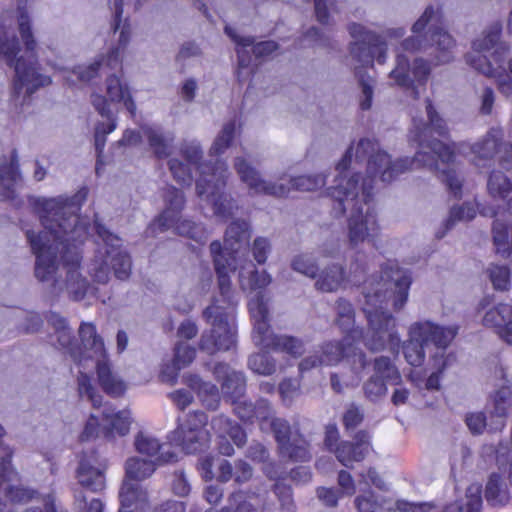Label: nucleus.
Here are the masks:
<instances>
[{
  "label": "nucleus",
  "instance_id": "de8ad7c7",
  "mask_svg": "<svg viewBox=\"0 0 512 512\" xmlns=\"http://www.w3.org/2000/svg\"><path fill=\"white\" fill-rule=\"evenodd\" d=\"M336 324L343 332L349 333L348 335H360V332L354 327L355 312L350 302L345 299H339L336 302Z\"/></svg>",
  "mask_w": 512,
  "mask_h": 512
},
{
  "label": "nucleus",
  "instance_id": "c756f323",
  "mask_svg": "<svg viewBox=\"0 0 512 512\" xmlns=\"http://www.w3.org/2000/svg\"><path fill=\"white\" fill-rule=\"evenodd\" d=\"M482 323L488 328H493L506 341L507 334L512 331V306L500 303L490 308L484 314Z\"/></svg>",
  "mask_w": 512,
  "mask_h": 512
},
{
  "label": "nucleus",
  "instance_id": "dca6fc26",
  "mask_svg": "<svg viewBox=\"0 0 512 512\" xmlns=\"http://www.w3.org/2000/svg\"><path fill=\"white\" fill-rule=\"evenodd\" d=\"M346 336L341 341H327L303 358L299 363L301 373L323 366H335L345 357Z\"/></svg>",
  "mask_w": 512,
  "mask_h": 512
},
{
  "label": "nucleus",
  "instance_id": "3c124183",
  "mask_svg": "<svg viewBox=\"0 0 512 512\" xmlns=\"http://www.w3.org/2000/svg\"><path fill=\"white\" fill-rule=\"evenodd\" d=\"M247 365L251 371L262 376H271L277 370L276 360L265 352L250 355Z\"/></svg>",
  "mask_w": 512,
  "mask_h": 512
},
{
  "label": "nucleus",
  "instance_id": "8fccbe9b",
  "mask_svg": "<svg viewBox=\"0 0 512 512\" xmlns=\"http://www.w3.org/2000/svg\"><path fill=\"white\" fill-rule=\"evenodd\" d=\"M487 190L491 197L504 199L512 190V182L503 172L493 170L488 177Z\"/></svg>",
  "mask_w": 512,
  "mask_h": 512
},
{
  "label": "nucleus",
  "instance_id": "412c9836",
  "mask_svg": "<svg viewBox=\"0 0 512 512\" xmlns=\"http://www.w3.org/2000/svg\"><path fill=\"white\" fill-rule=\"evenodd\" d=\"M164 200L166 203L165 210L157 220L149 226V231H151L152 234L169 230L185 204L183 193L174 187L167 188Z\"/></svg>",
  "mask_w": 512,
  "mask_h": 512
},
{
  "label": "nucleus",
  "instance_id": "c85d7f7f",
  "mask_svg": "<svg viewBox=\"0 0 512 512\" xmlns=\"http://www.w3.org/2000/svg\"><path fill=\"white\" fill-rule=\"evenodd\" d=\"M119 499L121 507L119 510L143 511L149 506V497L146 489L136 482L123 480Z\"/></svg>",
  "mask_w": 512,
  "mask_h": 512
},
{
  "label": "nucleus",
  "instance_id": "6ab92c4d",
  "mask_svg": "<svg viewBox=\"0 0 512 512\" xmlns=\"http://www.w3.org/2000/svg\"><path fill=\"white\" fill-rule=\"evenodd\" d=\"M414 334L420 336L426 345L432 344L437 349L445 350L458 333V327L441 326L430 321L415 322Z\"/></svg>",
  "mask_w": 512,
  "mask_h": 512
},
{
  "label": "nucleus",
  "instance_id": "0e129e2a",
  "mask_svg": "<svg viewBox=\"0 0 512 512\" xmlns=\"http://www.w3.org/2000/svg\"><path fill=\"white\" fill-rule=\"evenodd\" d=\"M493 413L503 419L508 413V408L512 403V389L510 386H502L495 393L493 398Z\"/></svg>",
  "mask_w": 512,
  "mask_h": 512
},
{
  "label": "nucleus",
  "instance_id": "58836bf2",
  "mask_svg": "<svg viewBox=\"0 0 512 512\" xmlns=\"http://www.w3.org/2000/svg\"><path fill=\"white\" fill-rule=\"evenodd\" d=\"M212 428L219 434H225L230 437L235 445L242 447L247 441L244 430L224 415L216 416L211 422Z\"/></svg>",
  "mask_w": 512,
  "mask_h": 512
},
{
  "label": "nucleus",
  "instance_id": "f3484780",
  "mask_svg": "<svg viewBox=\"0 0 512 512\" xmlns=\"http://www.w3.org/2000/svg\"><path fill=\"white\" fill-rule=\"evenodd\" d=\"M483 53L474 52V49H472L465 57L466 63L486 77L494 79L498 91L503 96L510 97L512 95V80L507 75L506 68L502 65L493 67Z\"/></svg>",
  "mask_w": 512,
  "mask_h": 512
},
{
  "label": "nucleus",
  "instance_id": "7c9ffc66",
  "mask_svg": "<svg viewBox=\"0 0 512 512\" xmlns=\"http://www.w3.org/2000/svg\"><path fill=\"white\" fill-rule=\"evenodd\" d=\"M21 180L18 155L14 150L9 159L4 158L0 163V186L3 188L4 199L15 197V188Z\"/></svg>",
  "mask_w": 512,
  "mask_h": 512
},
{
  "label": "nucleus",
  "instance_id": "b1692460",
  "mask_svg": "<svg viewBox=\"0 0 512 512\" xmlns=\"http://www.w3.org/2000/svg\"><path fill=\"white\" fill-rule=\"evenodd\" d=\"M502 25L500 22H494L488 26L483 33L476 38L472 43L474 52H488L494 50L492 53L493 59L496 63L501 61L502 56L508 53L510 47L507 43L500 41Z\"/></svg>",
  "mask_w": 512,
  "mask_h": 512
},
{
  "label": "nucleus",
  "instance_id": "a18cd8bd",
  "mask_svg": "<svg viewBox=\"0 0 512 512\" xmlns=\"http://www.w3.org/2000/svg\"><path fill=\"white\" fill-rule=\"evenodd\" d=\"M492 234L496 253L503 258H507L512 253V230L509 231L504 222L495 220L492 226Z\"/></svg>",
  "mask_w": 512,
  "mask_h": 512
},
{
  "label": "nucleus",
  "instance_id": "4c0bfd02",
  "mask_svg": "<svg viewBox=\"0 0 512 512\" xmlns=\"http://www.w3.org/2000/svg\"><path fill=\"white\" fill-rule=\"evenodd\" d=\"M378 54L379 51L367 41L351 43L350 55L354 61L355 74L357 72L364 73L362 68L372 66L374 59L377 60Z\"/></svg>",
  "mask_w": 512,
  "mask_h": 512
},
{
  "label": "nucleus",
  "instance_id": "f8f14e48",
  "mask_svg": "<svg viewBox=\"0 0 512 512\" xmlns=\"http://www.w3.org/2000/svg\"><path fill=\"white\" fill-rule=\"evenodd\" d=\"M430 74V67L422 58H416L411 68L407 58L398 54L396 66L390 72V78L396 85L407 91L408 95L417 100L422 91L425 90V84Z\"/></svg>",
  "mask_w": 512,
  "mask_h": 512
},
{
  "label": "nucleus",
  "instance_id": "9d476101",
  "mask_svg": "<svg viewBox=\"0 0 512 512\" xmlns=\"http://www.w3.org/2000/svg\"><path fill=\"white\" fill-rule=\"evenodd\" d=\"M202 178L196 182V193L202 200L208 202L215 216L227 220L239 210L237 201L223 192L230 175L227 164L217 160L211 178L206 176V168H202Z\"/></svg>",
  "mask_w": 512,
  "mask_h": 512
},
{
  "label": "nucleus",
  "instance_id": "ea45409f",
  "mask_svg": "<svg viewBox=\"0 0 512 512\" xmlns=\"http://www.w3.org/2000/svg\"><path fill=\"white\" fill-rule=\"evenodd\" d=\"M239 282L242 289H262L271 283V277L266 271H257L252 263L248 267H241Z\"/></svg>",
  "mask_w": 512,
  "mask_h": 512
},
{
  "label": "nucleus",
  "instance_id": "37998d69",
  "mask_svg": "<svg viewBox=\"0 0 512 512\" xmlns=\"http://www.w3.org/2000/svg\"><path fill=\"white\" fill-rule=\"evenodd\" d=\"M476 216V208L472 203H463L450 209L449 217L444 223V229L436 232V237L441 239L454 227L457 222L470 221Z\"/></svg>",
  "mask_w": 512,
  "mask_h": 512
},
{
  "label": "nucleus",
  "instance_id": "7ed1b4c3",
  "mask_svg": "<svg viewBox=\"0 0 512 512\" xmlns=\"http://www.w3.org/2000/svg\"><path fill=\"white\" fill-rule=\"evenodd\" d=\"M249 223L242 219L232 221L225 231L223 249L219 240L210 244V254L217 276V285L222 302L215 300L202 313L210 329L203 331L199 340V349L209 355L228 351L236 344V327L234 324L233 307L237 301L232 289L230 274L237 269L235 252L250 239Z\"/></svg>",
  "mask_w": 512,
  "mask_h": 512
},
{
  "label": "nucleus",
  "instance_id": "f257e3e1",
  "mask_svg": "<svg viewBox=\"0 0 512 512\" xmlns=\"http://www.w3.org/2000/svg\"><path fill=\"white\" fill-rule=\"evenodd\" d=\"M425 109L427 120L416 116L412 120L411 134L418 142V150L413 159L405 157L392 161L388 153L379 149L376 141L362 138L351 143L338 162L336 170L339 174L328 191L333 199L334 217H342L349 209L347 237L351 247L373 243L380 235L378 214L372 203L375 177L390 183L414 167L427 168L441 173L442 180L455 195L461 191L462 180L456 170L439 167V161L443 165L453 162V150L437 139H428L431 133L446 136V122L429 98L425 100Z\"/></svg>",
  "mask_w": 512,
  "mask_h": 512
},
{
  "label": "nucleus",
  "instance_id": "cd10ccee",
  "mask_svg": "<svg viewBox=\"0 0 512 512\" xmlns=\"http://www.w3.org/2000/svg\"><path fill=\"white\" fill-rule=\"evenodd\" d=\"M48 323L54 329V335L59 346L65 350L75 362H82V350L73 342L71 329L65 318L57 313H50Z\"/></svg>",
  "mask_w": 512,
  "mask_h": 512
},
{
  "label": "nucleus",
  "instance_id": "a19ab883",
  "mask_svg": "<svg viewBox=\"0 0 512 512\" xmlns=\"http://www.w3.org/2000/svg\"><path fill=\"white\" fill-rule=\"evenodd\" d=\"M354 504L358 512H385L392 509L385 497L376 495L370 489L360 493L355 498Z\"/></svg>",
  "mask_w": 512,
  "mask_h": 512
},
{
  "label": "nucleus",
  "instance_id": "864d4df0",
  "mask_svg": "<svg viewBox=\"0 0 512 512\" xmlns=\"http://www.w3.org/2000/svg\"><path fill=\"white\" fill-rule=\"evenodd\" d=\"M358 79V86L360 89L359 93V105L362 110H369L372 107V100L374 96V90L376 86V80L366 74L357 72L355 74Z\"/></svg>",
  "mask_w": 512,
  "mask_h": 512
},
{
  "label": "nucleus",
  "instance_id": "09e8293b",
  "mask_svg": "<svg viewBox=\"0 0 512 512\" xmlns=\"http://www.w3.org/2000/svg\"><path fill=\"white\" fill-rule=\"evenodd\" d=\"M170 228H174V231L177 234L188 237L198 243H204L208 238V235L202 225L196 224L187 219H181L179 215L176 217L174 224Z\"/></svg>",
  "mask_w": 512,
  "mask_h": 512
},
{
  "label": "nucleus",
  "instance_id": "6e6d98bb",
  "mask_svg": "<svg viewBox=\"0 0 512 512\" xmlns=\"http://www.w3.org/2000/svg\"><path fill=\"white\" fill-rule=\"evenodd\" d=\"M236 130V121L230 120L225 123L215 138L211 148L210 153L212 155H220L225 152V150L231 145Z\"/></svg>",
  "mask_w": 512,
  "mask_h": 512
},
{
  "label": "nucleus",
  "instance_id": "2eb2a0df",
  "mask_svg": "<svg viewBox=\"0 0 512 512\" xmlns=\"http://www.w3.org/2000/svg\"><path fill=\"white\" fill-rule=\"evenodd\" d=\"M107 462L95 452L86 453L79 461L76 478L80 486L92 491H102L106 486Z\"/></svg>",
  "mask_w": 512,
  "mask_h": 512
},
{
  "label": "nucleus",
  "instance_id": "39448f33",
  "mask_svg": "<svg viewBox=\"0 0 512 512\" xmlns=\"http://www.w3.org/2000/svg\"><path fill=\"white\" fill-rule=\"evenodd\" d=\"M435 17L436 11L428 6L413 24V35L406 38L401 46L411 53L433 50L429 54L434 56L436 64H446L454 58L455 41L447 31L431 24Z\"/></svg>",
  "mask_w": 512,
  "mask_h": 512
},
{
  "label": "nucleus",
  "instance_id": "a211bd4d",
  "mask_svg": "<svg viewBox=\"0 0 512 512\" xmlns=\"http://www.w3.org/2000/svg\"><path fill=\"white\" fill-rule=\"evenodd\" d=\"M225 32L237 44L239 74L242 69L249 67L250 57L248 55V48H251L256 58L269 56L278 49V44L271 40L255 43V39L253 37L237 36L230 27H225Z\"/></svg>",
  "mask_w": 512,
  "mask_h": 512
},
{
  "label": "nucleus",
  "instance_id": "2f4dec72",
  "mask_svg": "<svg viewBox=\"0 0 512 512\" xmlns=\"http://www.w3.org/2000/svg\"><path fill=\"white\" fill-rule=\"evenodd\" d=\"M113 12H114V22L113 29L114 31H119V39H118V47L113 49L107 56V61L109 65H118L119 64V56L120 50L125 49L128 45L131 37V29L130 25L127 23V20H122L123 13V0H114L113 2Z\"/></svg>",
  "mask_w": 512,
  "mask_h": 512
},
{
  "label": "nucleus",
  "instance_id": "680f3d73",
  "mask_svg": "<svg viewBox=\"0 0 512 512\" xmlns=\"http://www.w3.org/2000/svg\"><path fill=\"white\" fill-rule=\"evenodd\" d=\"M487 272L494 289L506 291L510 288V270L507 266L491 264Z\"/></svg>",
  "mask_w": 512,
  "mask_h": 512
},
{
  "label": "nucleus",
  "instance_id": "69168bd1",
  "mask_svg": "<svg viewBox=\"0 0 512 512\" xmlns=\"http://www.w3.org/2000/svg\"><path fill=\"white\" fill-rule=\"evenodd\" d=\"M169 169L174 177V179L184 185H190L192 182V172L191 167L188 162L184 163L178 159H170L168 162Z\"/></svg>",
  "mask_w": 512,
  "mask_h": 512
},
{
  "label": "nucleus",
  "instance_id": "5701e85b",
  "mask_svg": "<svg viewBox=\"0 0 512 512\" xmlns=\"http://www.w3.org/2000/svg\"><path fill=\"white\" fill-rule=\"evenodd\" d=\"M174 457L173 453H161L155 459L129 457L124 464L125 476L123 480L130 482L145 480L155 472L158 464L171 462Z\"/></svg>",
  "mask_w": 512,
  "mask_h": 512
},
{
  "label": "nucleus",
  "instance_id": "0eeeda50",
  "mask_svg": "<svg viewBox=\"0 0 512 512\" xmlns=\"http://www.w3.org/2000/svg\"><path fill=\"white\" fill-rule=\"evenodd\" d=\"M250 315L254 321L252 340L255 345L264 349L286 352L293 357L301 356L304 352L302 340L287 335H276L269 324L268 301L262 292H257L248 304Z\"/></svg>",
  "mask_w": 512,
  "mask_h": 512
},
{
  "label": "nucleus",
  "instance_id": "393cba45",
  "mask_svg": "<svg viewBox=\"0 0 512 512\" xmlns=\"http://www.w3.org/2000/svg\"><path fill=\"white\" fill-rule=\"evenodd\" d=\"M129 411H117L111 405L105 404L101 411V429L105 438L112 439L115 436H125L130 430Z\"/></svg>",
  "mask_w": 512,
  "mask_h": 512
},
{
  "label": "nucleus",
  "instance_id": "4be33fe9",
  "mask_svg": "<svg viewBox=\"0 0 512 512\" xmlns=\"http://www.w3.org/2000/svg\"><path fill=\"white\" fill-rule=\"evenodd\" d=\"M213 374L221 382V390L225 397L231 400H239L246 390L245 375L232 369L225 363H217L213 368Z\"/></svg>",
  "mask_w": 512,
  "mask_h": 512
},
{
  "label": "nucleus",
  "instance_id": "e2e57ef3",
  "mask_svg": "<svg viewBox=\"0 0 512 512\" xmlns=\"http://www.w3.org/2000/svg\"><path fill=\"white\" fill-rule=\"evenodd\" d=\"M106 64L107 66L114 68L116 65H109L107 61V57H100L96 59L93 63L89 65H81L76 67L72 74L77 77L80 82H89L93 78L98 75V71L102 65Z\"/></svg>",
  "mask_w": 512,
  "mask_h": 512
},
{
  "label": "nucleus",
  "instance_id": "603ef678",
  "mask_svg": "<svg viewBox=\"0 0 512 512\" xmlns=\"http://www.w3.org/2000/svg\"><path fill=\"white\" fill-rule=\"evenodd\" d=\"M134 446L138 453L146 455L150 459H155L162 453V445L159 440L147 433L139 432L135 436Z\"/></svg>",
  "mask_w": 512,
  "mask_h": 512
},
{
  "label": "nucleus",
  "instance_id": "338daca9",
  "mask_svg": "<svg viewBox=\"0 0 512 512\" xmlns=\"http://www.w3.org/2000/svg\"><path fill=\"white\" fill-rule=\"evenodd\" d=\"M363 390L369 400L376 401L386 395L387 386L383 379L373 375L364 383Z\"/></svg>",
  "mask_w": 512,
  "mask_h": 512
},
{
  "label": "nucleus",
  "instance_id": "ddd939ff",
  "mask_svg": "<svg viewBox=\"0 0 512 512\" xmlns=\"http://www.w3.org/2000/svg\"><path fill=\"white\" fill-rule=\"evenodd\" d=\"M233 168L240 181L244 183L253 194H263L277 198L285 197L290 193V187L284 183L265 180L260 172L244 156H236Z\"/></svg>",
  "mask_w": 512,
  "mask_h": 512
},
{
  "label": "nucleus",
  "instance_id": "f03ea898",
  "mask_svg": "<svg viewBox=\"0 0 512 512\" xmlns=\"http://www.w3.org/2000/svg\"><path fill=\"white\" fill-rule=\"evenodd\" d=\"M87 189H81L71 202L62 199H37L43 231H26L27 240L36 257L34 275L50 289L60 293L66 289L75 300L82 299L89 287L78 271L80 253L77 243L88 234V225L80 220L78 202L85 200Z\"/></svg>",
  "mask_w": 512,
  "mask_h": 512
},
{
  "label": "nucleus",
  "instance_id": "c03bdc74",
  "mask_svg": "<svg viewBox=\"0 0 512 512\" xmlns=\"http://www.w3.org/2000/svg\"><path fill=\"white\" fill-rule=\"evenodd\" d=\"M279 181V183H284L286 186L290 187V191L298 190L308 192L322 188L326 184V175L322 173L314 175H302L298 177H291L287 181L281 177Z\"/></svg>",
  "mask_w": 512,
  "mask_h": 512
},
{
  "label": "nucleus",
  "instance_id": "a878e982",
  "mask_svg": "<svg viewBox=\"0 0 512 512\" xmlns=\"http://www.w3.org/2000/svg\"><path fill=\"white\" fill-rule=\"evenodd\" d=\"M79 336L81 339L82 360L95 358L98 360L106 359V350L103 339L98 335L93 323L82 322L79 327Z\"/></svg>",
  "mask_w": 512,
  "mask_h": 512
},
{
  "label": "nucleus",
  "instance_id": "bb28decb",
  "mask_svg": "<svg viewBox=\"0 0 512 512\" xmlns=\"http://www.w3.org/2000/svg\"><path fill=\"white\" fill-rule=\"evenodd\" d=\"M502 142V134L495 130H489L479 141L471 146L474 155L473 163L477 167H486L496 156Z\"/></svg>",
  "mask_w": 512,
  "mask_h": 512
},
{
  "label": "nucleus",
  "instance_id": "423d86ee",
  "mask_svg": "<svg viewBox=\"0 0 512 512\" xmlns=\"http://www.w3.org/2000/svg\"><path fill=\"white\" fill-rule=\"evenodd\" d=\"M95 229L104 247L97 251L90 264L91 276L96 282L106 284L113 271L117 279L126 280L131 273L132 264L130 256L121 249V239L97 222Z\"/></svg>",
  "mask_w": 512,
  "mask_h": 512
},
{
  "label": "nucleus",
  "instance_id": "4468645a",
  "mask_svg": "<svg viewBox=\"0 0 512 512\" xmlns=\"http://www.w3.org/2000/svg\"><path fill=\"white\" fill-rule=\"evenodd\" d=\"M208 417L204 412L196 411L189 414L186 420L178 426L173 433V439L186 453H196L208 441V432L205 426Z\"/></svg>",
  "mask_w": 512,
  "mask_h": 512
},
{
  "label": "nucleus",
  "instance_id": "20e7f679",
  "mask_svg": "<svg viewBox=\"0 0 512 512\" xmlns=\"http://www.w3.org/2000/svg\"><path fill=\"white\" fill-rule=\"evenodd\" d=\"M385 286L386 284H378ZM411 285V278L406 273L397 272L392 277L389 288L393 291H382V287L377 288L373 293H365V304L363 311L368 321V330L365 337V346L372 352H380L389 349L397 352L400 346V336L396 329V320L383 307V303L389 297L393 299L395 310L403 308L408 299V291Z\"/></svg>",
  "mask_w": 512,
  "mask_h": 512
},
{
  "label": "nucleus",
  "instance_id": "9b49d317",
  "mask_svg": "<svg viewBox=\"0 0 512 512\" xmlns=\"http://www.w3.org/2000/svg\"><path fill=\"white\" fill-rule=\"evenodd\" d=\"M274 435L279 454L292 461L305 462L311 458L309 443L300 433L297 426H291L281 417L272 418L267 429Z\"/></svg>",
  "mask_w": 512,
  "mask_h": 512
},
{
  "label": "nucleus",
  "instance_id": "473e14b6",
  "mask_svg": "<svg viewBox=\"0 0 512 512\" xmlns=\"http://www.w3.org/2000/svg\"><path fill=\"white\" fill-rule=\"evenodd\" d=\"M142 133L147 139L149 148L156 158L165 159L171 156L175 140L173 134H165L159 129L150 126L142 127Z\"/></svg>",
  "mask_w": 512,
  "mask_h": 512
},
{
  "label": "nucleus",
  "instance_id": "bf43d9fd",
  "mask_svg": "<svg viewBox=\"0 0 512 512\" xmlns=\"http://www.w3.org/2000/svg\"><path fill=\"white\" fill-rule=\"evenodd\" d=\"M356 336L357 335H346V351L344 359H347L352 369L355 372H358L363 370L368 365V360L365 353L352 343V339H354Z\"/></svg>",
  "mask_w": 512,
  "mask_h": 512
},
{
  "label": "nucleus",
  "instance_id": "49530a36",
  "mask_svg": "<svg viewBox=\"0 0 512 512\" xmlns=\"http://www.w3.org/2000/svg\"><path fill=\"white\" fill-rule=\"evenodd\" d=\"M344 280V271L339 265H332L323 270L315 282L317 290L322 292H334Z\"/></svg>",
  "mask_w": 512,
  "mask_h": 512
},
{
  "label": "nucleus",
  "instance_id": "13d9d810",
  "mask_svg": "<svg viewBox=\"0 0 512 512\" xmlns=\"http://www.w3.org/2000/svg\"><path fill=\"white\" fill-rule=\"evenodd\" d=\"M78 392L81 398H86L90 401L94 408L102 406L103 397L99 394L91 383L90 377L83 372H80L77 377Z\"/></svg>",
  "mask_w": 512,
  "mask_h": 512
},
{
  "label": "nucleus",
  "instance_id": "c9c22d12",
  "mask_svg": "<svg viewBox=\"0 0 512 512\" xmlns=\"http://www.w3.org/2000/svg\"><path fill=\"white\" fill-rule=\"evenodd\" d=\"M348 30L351 37L355 40L354 42L367 41L368 44L372 45L379 51L377 56V62L379 64H383L386 61L387 45L380 36L367 31L365 27L357 23L350 24Z\"/></svg>",
  "mask_w": 512,
  "mask_h": 512
},
{
  "label": "nucleus",
  "instance_id": "774afa93",
  "mask_svg": "<svg viewBox=\"0 0 512 512\" xmlns=\"http://www.w3.org/2000/svg\"><path fill=\"white\" fill-rule=\"evenodd\" d=\"M274 493L280 502V512H296L291 488L281 482L274 484Z\"/></svg>",
  "mask_w": 512,
  "mask_h": 512
},
{
  "label": "nucleus",
  "instance_id": "aec40b11",
  "mask_svg": "<svg viewBox=\"0 0 512 512\" xmlns=\"http://www.w3.org/2000/svg\"><path fill=\"white\" fill-rule=\"evenodd\" d=\"M369 436L365 431L356 433L353 441H342L334 449L337 460L348 468L355 462H361L369 452Z\"/></svg>",
  "mask_w": 512,
  "mask_h": 512
},
{
  "label": "nucleus",
  "instance_id": "f704fd0d",
  "mask_svg": "<svg viewBox=\"0 0 512 512\" xmlns=\"http://www.w3.org/2000/svg\"><path fill=\"white\" fill-rule=\"evenodd\" d=\"M187 385L197 393L206 408L210 410L217 409L220 403V396L218 388L214 384L202 381L197 375H190L187 378Z\"/></svg>",
  "mask_w": 512,
  "mask_h": 512
},
{
  "label": "nucleus",
  "instance_id": "e433bc0d",
  "mask_svg": "<svg viewBox=\"0 0 512 512\" xmlns=\"http://www.w3.org/2000/svg\"><path fill=\"white\" fill-rule=\"evenodd\" d=\"M408 340L403 343V354L408 364L420 367L425 361L424 347L427 346L420 336L414 334V327L411 325L408 331Z\"/></svg>",
  "mask_w": 512,
  "mask_h": 512
},
{
  "label": "nucleus",
  "instance_id": "79ce46f5",
  "mask_svg": "<svg viewBox=\"0 0 512 512\" xmlns=\"http://www.w3.org/2000/svg\"><path fill=\"white\" fill-rule=\"evenodd\" d=\"M180 151L186 162L193 167H197L200 172V178H202V168H206V176L207 178H211V174L216 166V162L213 165L210 164H200V160L202 159V149L196 140L192 141H183L180 147Z\"/></svg>",
  "mask_w": 512,
  "mask_h": 512
},
{
  "label": "nucleus",
  "instance_id": "4d7b16f0",
  "mask_svg": "<svg viewBox=\"0 0 512 512\" xmlns=\"http://www.w3.org/2000/svg\"><path fill=\"white\" fill-rule=\"evenodd\" d=\"M485 497L488 503L492 505H504L508 502V493L502 489L501 478L497 474H492L486 484Z\"/></svg>",
  "mask_w": 512,
  "mask_h": 512
},
{
  "label": "nucleus",
  "instance_id": "5fc2aeb1",
  "mask_svg": "<svg viewBox=\"0 0 512 512\" xmlns=\"http://www.w3.org/2000/svg\"><path fill=\"white\" fill-rule=\"evenodd\" d=\"M374 371V376H379L383 381L390 382L394 385H398L401 382V375L398 369L388 357H377L374 360Z\"/></svg>",
  "mask_w": 512,
  "mask_h": 512
},
{
  "label": "nucleus",
  "instance_id": "1a4fd4ad",
  "mask_svg": "<svg viewBox=\"0 0 512 512\" xmlns=\"http://www.w3.org/2000/svg\"><path fill=\"white\" fill-rule=\"evenodd\" d=\"M20 48L15 36L9 38L3 27H0V56L7 65L14 67V92L20 94L25 89L26 95H31L38 88L51 83L50 77L37 71L36 62L26 61L23 57L16 58Z\"/></svg>",
  "mask_w": 512,
  "mask_h": 512
},
{
  "label": "nucleus",
  "instance_id": "052dcab7",
  "mask_svg": "<svg viewBox=\"0 0 512 512\" xmlns=\"http://www.w3.org/2000/svg\"><path fill=\"white\" fill-rule=\"evenodd\" d=\"M291 267L294 271L310 278H315L318 271L315 258L309 253L294 256L291 261Z\"/></svg>",
  "mask_w": 512,
  "mask_h": 512
},
{
  "label": "nucleus",
  "instance_id": "6e6552de",
  "mask_svg": "<svg viewBox=\"0 0 512 512\" xmlns=\"http://www.w3.org/2000/svg\"><path fill=\"white\" fill-rule=\"evenodd\" d=\"M106 95L107 99L102 95L92 96L94 108L104 119L98 122L95 127V147L98 153H101L105 146L106 135L113 132L117 127V112H114L110 108L109 102L122 103L132 116H134L136 112V105L128 86L123 84L117 76L111 75L106 79Z\"/></svg>",
  "mask_w": 512,
  "mask_h": 512
},
{
  "label": "nucleus",
  "instance_id": "72a5a7b5",
  "mask_svg": "<svg viewBox=\"0 0 512 512\" xmlns=\"http://www.w3.org/2000/svg\"><path fill=\"white\" fill-rule=\"evenodd\" d=\"M96 370L99 384L108 395L118 397L124 393L125 383L112 372L106 359L98 360Z\"/></svg>",
  "mask_w": 512,
  "mask_h": 512
}]
</instances>
